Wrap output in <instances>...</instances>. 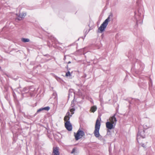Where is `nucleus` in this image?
Returning a JSON list of instances; mask_svg holds the SVG:
<instances>
[{"label":"nucleus","instance_id":"nucleus-1","mask_svg":"<svg viewBox=\"0 0 155 155\" xmlns=\"http://www.w3.org/2000/svg\"><path fill=\"white\" fill-rule=\"evenodd\" d=\"M134 61L135 63L132 65L131 70L138 74L139 71L140 72L143 69V65L139 60L135 59H134Z\"/></svg>","mask_w":155,"mask_h":155},{"label":"nucleus","instance_id":"nucleus-2","mask_svg":"<svg viewBox=\"0 0 155 155\" xmlns=\"http://www.w3.org/2000/svg\"><path fill=\"white\" fill-rule=\"evenodd\" d=\"M134 18L136 21V26L138 24H142L143 16L142 9L139 8L137 12H134Z\"/></svg>","mask_w":155,"mask_h":155},{"label":"nucleus","instance_id":"nucleus-3","mask_svg":"<svg viewBox=\"0 0 155 155\" xmlns=\"http://www.w3.org/2000/svg\"><path fill=\"white\" fill-rule=\"evenodd\" d=\"M101 125V122L99 120V119L97 118L96 121L95 126V130L94 133L96 137L98 138L99 139L102 140H104V139L100 135L99 132Z\"/></svg>","mask_w":155,"mask_h":155},{"label":"nucleus","instance_id":"nucleus-4","mask_svg":"<svg viewBox=\"0 0 155 155\" xmlns=\"http://www.w3.org/2000/svg\"><path fill=\"white\" fill-rule=\"evenodd\" d=\"M112 16L113 15L112 14L109 15L107 18L105 20L98 28V32L102 33L104 31L108 24V22L110 21L111 17H112Z\"/></svg>","mask_w":155,"mask_h":155},{"label":"nucleus","instance_id":"nucleus-5","mask_svg":"<svg viewBox=\"0 0 155 155\" xmlns=\"http://www.w3.org/2000/svg\"><path fill=\"white\" fill-rule=\"evenodd\" d=\"M74 136L76 140H78L82 137H85L84 132L79 128L76 133H74Z\"/></svg>","mask_w":155,"mask_h":155},{"label":"nucleus","instance_id":"nucleus-6","mask_svg":"<svg viewBox=\"0 0 155 155\" xmlns=\"http://www.w3.org/2000/svg\"><path fill=\"white\" fill-rule=\"evenodd\" d=\"M143 130L140 129V127H139V128H138V131L137 133V139H138L139 136L141 137L142 138H145V130L147 129V128H145V126H144V125H143Z\"/></svg>","mask_w":155,"mask_h":155},{"label":"nucleus","instance_id":"nucleus-7","mask_svg":"<svg viewBox=\"0 0 155 155\" xmlns=\"http://www.w3.org/2000/svg\"><path fill=\"white\" fill-rule=\"evenodd\" d=\"M128 101L130 104V105H129V109L131 108V104H134V105H138L139 104L140 102V101L139 99L134 98H132L131 100H129Z\"/></svg>","mask_w":155,"mask_h":155},{"label":"nucleus","instance_id":"nucleus-8","mask_svg":"<svg viewBox=\"0 0 155 155\" xmlns=\"http://www.w3.org/2000/svg\"><path fill=\"white\" fill-rule=\"evenodd\" d=\"M27 13L25 12H23L21 13H20L19 15L18 14H16V15L18 16L16 18V20H18L19 21H20L26 15Z\"/></svg>","mask_w":155,"mask_h":155},{"label":"nucleus","instance_id":"nucleus-9","mask_svg":"<svg viewBox=\"0 0 155 155\" xmlns=\"http://www.w3.org/2000/svg\"><path fill=\"white\" fill-rule=\"evenodd\" d=\"M64 126L66 129L68 131H71L72 126L70 121H67L65 123Z\"/></svg>","mask_w":155,"mask_h":155},{"label":"nucleus","instance_id":"nucleus-10","mask_svg":"<svg viewBox=\"0 0 155 155\" xmlns=\"http://www.w3.org/2000/svg\"><path fill=\"white\" fill-rule=\"evenodd\" d=\"M106 127L107 129L111 130L115 128L116 125L113 124V123L110 122V121H107L106 123Z\"/></svg>","mask_w":155,"mask_h":155},{"label":"nucleus","instance_id":"nucleus-11","mask_svg":"<svg viewBox=\"0 0 155 155\" xmlns=\"http://www.w3.org/2000/svg\"><path fill=\"white\" fill-rule=\"evenodd\" d=\"M50 107L49 106H47L44 107H41L39 109L37 110L36 113L35 114L34 116H35L37 114V113H39V112H41V111L44 110L48 111L50 110Z\"/></svg>","mask_w":155,"mask_h":155},{"label":"nucleus","instance_id":"nucleus-12","mask_svg":"<svg viewBox=\"0 0 155 155\" xmlns=\"http://www.w3.org/2000/svg\"><path fill=\"white\" fill-rule=\"evenodd\" d=\"M116 115V113L114 114L110 118V121H111V123H112L113 124L116 125L117 121V119L115 117V116Z\"/></svg>","mask_w":155,"mask_h":155},{"label":"nucleus","instance_id":"nucleus-13","mask_svg":"<svg viewBox=\"0 0 155 155\" xmlns=\"http://www.w3.org/2000/svg\"><path fill=\"white\" fill-rule=\"evenodd\" d=\"M72 116V115L70 114V113L69 111H68L66 114V115L64 117V120L65 121L67 120V121H70V117Z\"/></svg>","mask_w":155,"mask_h":155},{"label":"nucleus","instance_id":"nucleus-14","mask_svg":"<svg viewBox=\"0 0 155 155\" xmlns=\"http://www.w3.org/2000/svg\"><path fill=\"white\" fill-rule=\"evenodd\" d=\"M59 147H54L53 148V153L54 155H59L60 153L59 151Z\"/></svg>","mask_w":155,"mask_h":155},{"label":"nucleus","instance_id":"nucleus-15","mask_svg":"<svg viewBox=\"0 0 155 155\" xmlns=\"http://www.w3.org/2000/svg\"><path fill=\"white\" fill-rule=\"evenodd\" d=\"M29 89H28V87H25L23 88V89L22 90H20V92H18V93L19 94H20V93L21 94H22V95L23 96V92H25V93H27L29 91Z\"/></svg>","mask_w":155,"mask_h":155},{"label":"nucleus","instance_id":"nucleus-16","mask_svg":"<svg viewBox=\"0 0 155 155\" xmlns=\"http://www.w3.org/2000/svg\"><path fill=\"white\" fill-rule=\"evenodd\" d=\"M5 98L6 99V100L8 101H10V95L8 93L6 92L5 93Z\"/></svg>","mask_w":155,"mask_h":155},{"label":"nucleus","instance_id":"nucleus-17","mask_svg":"<svg viewBox=\"0 0 155 155\" xmlns=\"http://www.w3.org/2000/svg\"><path fill=\"white\" fill-rule=\"evenodd\" d=\"M21 41L23 42L26 43L29 42L30 41V40L27 38H21Z\"/></svg>","mask_w":155,"mask_h":155},{"label":"nucleus","instance_id":"nucleus-18","mask_svg":"<svg viewBox=\"0 0 155 155\" xmlns=\"http://www.w3.org/2000/svg\"><path fill=\"white\" fill-rule=\"evenodd\" d=\"M29 91L31 92H34L35 90V88L33 86H30L28 87Z\"/></svg>","mask_w":155,"mask_h":155},{"label":"nucleus","instance_id":"nucleus-19","mask_svg":"<svg viewBox=\"0 0 155 155\" xmlns=\"http://www.w3.org/2000/svg\"><path fill=\"white\" fill-rule=\"evenodd\" d=\"M90 30V29H89V30L88 31L87 29H85L84 30V32H85L84 34V37H82V38L83 39H84L85 37H86V35L89 32V31Z\"/></svg>","mask_w":155,"mask_h":155},{"label":"nucleus","instance_id":"nucleus-20","mask_svg":"<svg viewBox=\"0 0 155 155\" xmlns=\"http://www.w3.org/2000/svg\"><path fill=\"white\" fill-rule=\"evenodd\" d=\"M97 107L96 106H94L91 107V110L92 112H94L96 110Z\"/></svg>","mask_w":155,"mask_h":155},{"label":"nucleus","instance_id":"nucleus-21","mask_svg":"<svg viewBox=\"0 0 155 155\" xmlns=\"http://www.w3.org/2000/svg\"><path fill=\"white\" fill-rule=\"evenodd\" d=\"M73 92V89H70L69 91L68 97H69L70 95L72 96L71 94Z\"/></svg>","mask_w":155,"mask_h":155},{"label":"nucleus","instance_id":"nucleus-22","mask_svg":"<svg viewBox=\"0 0 155 155\" xmlns=\"http://www.w3.org/2000/svg\"><path fill=\"white\" fill-rule=\"evenodd\" d=\"M65 75L67 77L71 76V74L70 71H68L66 73Z\"/></svg>","mask_w":155,"mask_h":155},{"label":"nucleus","instance_id":"nucleus-23","mask_svg":"<svg viewBox=\"0 0 155 155\" xmlns=\"http://www.w3.org/2000/svg\"><path fill=\"white\" fill-rule=\"evenodd\" d=\"M110 130H109L108 129H107V135H111V132Z\"/></svg>","mask_w":155,"mask_h":155},{"label":"nucleus","instance_id":"nucleus-24","mask_svg":"<svg viewBox=\"0 0 155 155\" xmlns=\"http://www.w3.org/2000/svg\"><path fill=\"white\" fill-rule=\"evenodd\" d=\"M75 109L74 108H72L70 109V111L71 112V115H72V114H74V111H75Z\"/></svg>","mask_w":155,"mask_h":155},{"label":"nucleus","instance_id":"nucleus-25","mask_svg":"<svg viewBox=\"0 0 155 155\" xmlns=\"http://www.w3.org/2000/svg\"><path fill=\"white\" fill-rule=\"evenodd\" d=\"M55 78L59 82H61L62 81V79L60 78L57 76H56V77H55Z\"/></svg>","mask_w":155,"mask_h":155},{"label":"nucleus","instance_id":"nucleus-26","mask_svg":"<svg viewBox=\"0 0 155 155\" xmlns=\"http://www.w3.org/2000/svg\"><path fill=\"white\" fill-rule=\"evenodd\" d=\"M153 85V83L151 79H150L149 82V86H152Z\"/></svg>","mask_w":155,"mask_h":155},{"label":"nucleus","instance_id":"nucleus-27","mask_svg":"<svg viewBox=\"0 0 155 155\" xmlns=\"http://www.w3.org/2000/svg\"><path fill=\"white\" fill-rule=\"evenodd\" d=\"M75 148H73L71 152V153H74L75 151Z\"/></svg>","mask_w":155,"mask_h":155},{"label":"nucleus","instance_id":"nucleus-28","mask_svg":"<svg viewBox=\"0 0 155 155\" xmlns=\"http://www.w3.org/2000/svg\"><path fill=\"white\" fill-rule=\"evenodd\" d=\"M141 145L142 147L144 148H146V145L144 143H142Z\"/></svg>","mask_w":155,"mask_h":155},{"label":"nucleus","instance_id":"nucleus-29","mask_svg":"<svg viewBox=\"0 0 155 155\" xmlns=\"http://www.w3.org/2000/svg\"><path fill=\"white\" fill-rule=\"evenodd\" d=\"M4 74L5 75L8 77L11 78V76L10 75L8 74H6V73H4Z\"/></svg>","mask_w":155,"mask_h":155},{"label":"nucleus","instance_id":"nucleus-30","mask_svg":"<svg viewBox=\"0 0 155 155\" xmlns=\"http://www.w3.org/2000/svg\"><path fill=\"white\" fill-rule=\"evenodd\" d=\"M44 56L45 57H47V58H49L50 56L48 54L44 55Z\"/></svg>","mask_w":155,"mask_h":155},{"label":"nucleus","instance_id":"nucleus-31","mask_svg":"<svg viewBox=\"0 0 155 155\" xmlns=\"http://www.w3.org/2000/svg\"><path fill=\"white\" fill-rule=\"evenodd\" d=\"M13 96L14 98H15L16 97V95L14 92L13 93Z\"/></svg>","mask_w":155,"mask_h":155},{"label":"nucleus","instance_id":"nucleus-32","mask_svg":"<svg viewBox=\"0 0 155 155\" xmlns=\"http://www.w3.org/2000/svg\"><path fill=\"white\" fill-rule=\"evenodd\" d=\"M100 101L101 102V104L102 103V102H103V99H101V98H100Z\"/></svg>","mask_w":155,"mask_h":155},{"label":"nucleus","instance_id":"nucleus-33","mask_svg":"<svg viewBox=\"0 0 155 155\" xmlns=\"http://www.w3.org/2000/svg\"><path fill=\"white\" fill-rule=\"evenodd\" d=\"M53 94L55 96L57 95V94L56 93H53Z\"/></svg>","mask_w":155,"mask_h":155},{"label":"nucleus","instance_id":"nucleus-34","mask_svg":"<svg viewBox=\"0 0 155 155\" xmlns=\"http://www.w3.org/2000/svg\"><path fill=\"white\" fill-rule=\"evenodd\" d=\"M66 59V56H64V58H63V59L64 60H65V59Z\"/></svg>","mask_w":155,"mask_h":155},{"label":"nucleus","instance_id":"nucleus-35","mask_svg":"<svg viewBox=\"0 0 155 155\" xmlns=\"http://www.w3.org/2000/svg\"><path fill=\"white\" fill-rule=\"evenodd\" d=\"M65 68H67V69H68V65H67L66 67H65Z\"/></svg>","mask_w":155,"mask_h":155},{"label":"nucleus","instance_id":"nucleus-36","mask_svg":"<svg viewBox=\"0 0 155 155\" xmlns=\"http://www.w3.org/2000/svg\"><path fill=\"white\" fill-rule=\"evenodd\" d=\"M67 71H69L70 70V68H69L68 69H67Z\"/></svg>","mask_w":155,"mask_h":155},{"label":"nucleus","instance_id":"nucleus-37","mask_svg":"<svg viewBox=\"0 0 155 155\" xmlns=\"http://www.w3.org/2000/svg\"><path fill=\"white\" fill-rule=\"evenodd\" d=\"M71 63V62L70 61H68V63H67V64H70Z\"/></svg>","mask_w":155,"mask_h":155},{"label":"nucleus","instance_id":"nucleus-38","mask_svg":"<svg viewBox=\"0 0 155 155\" xmlns=\"http://www.w3.org/2000/svg\"><path fill=\"white\" fill-rule=\"evenodd\" d=\"M88 26H89V27H90V29H90V30H91V29H92V28H91V27H90L89 25Z\"/></svg>","mask_w":155,"mask_h":155},{"label":"nucleus","instance_id":"nucleus-39","mask_svg":"<svg viewBox=\"0 0 155 155\" xmlns=\"http://www.w3.org/2000/svg\"><path fill=\"white\" fill-rule=\"evenodd\" d=\"M21 94L22 97V98H23L24 97V93H23V96L22 95V94Z\"/></svg>","mask_w":155,"mask_h":155},{"label":"nucleus","instance_id":"nucleus-40","mask_svg":"<svg viewBox=\"0 0 155 155\" xmlns=\"http://www.w3.org/2000/svg\"><path fill=\"white\" fill-rule=\"evenodd\" d=\"M51 58H50V59H48V61H49L51 60Z\"/></svg>","mask_w":155,"mask_h":155},{"label":"nucleus","instance_id":"nucleus-41","mask_svg":"<svg viewBox=\"0 0 155 155\" xmlns=\"http://www.w3.org/2000/svg\"><path fill=\"white\" fill-rule=\"evenodd\" d=\"M0 70H1V67L0 66Z\"/></svg>","mask_w":155,"mask_h":155},{"label":"nucleus","instance_id":"nucleus-42","mask_svg":"<svg viewBox=\"0 0 155 155\" xmlns=\"http://www.w3.org/2000/svg\"><path fill=\"white\" fill-rule=\"evenodd\" d=\"M130 54H129V56H130Z\"/></svg>","mask_w":155,"mask_h":155}]
</instances>
